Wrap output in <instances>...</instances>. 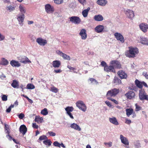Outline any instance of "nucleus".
<instances>
[{"instance_id": "38", "label": "nucleus", "mask_w": 148, "mask_h": 148, "mask_svg": "<svg viewBox=\"0 0 148 148\" xmlns=\"http://www.w3.org/2000/svg\"><path fill=\"white\" fill-rule=\"evenodd\" d=\"M66 113L71 112L73 110V108L72 107H67L65 108Z\"/></svg>"}, {"instance_id": "17", "label": "nucleus", "mask_w": 148, "mask_h": 148, "mask_svg": "<svg viewBox=\"0 0 148 148\" xmlns=\"http://www.w3.org/2000/svg\"><path fill=\"white\" fill-rule=\"evenodd\" d=\"M120 139L121 142L125 145H128L129 144V141L127 138L124 136L122 135H120Z\"/></svg>"}, {"instance_id": "46", "label": "nucleus", "mask_w": 148, "mask_h": 148, "mask_svg": "<svg viewBox=\"0 0 148 148\" xmlns=\"http://www.w3.org/2000/svg\"><path fill=\"white\" fill-rule=\"evenodd\" d=\"M54 2L56 4H59L63 2V0H54Z\"/></svg>"}, {"instance_id": "47", "label": "nucleus", "mask_w": 148, "mask_h": 148, "mask_svg": "<svg viewBox=\"0 0 148 148\" xmlns=\"http://www.w3.org/2000/svg\"><path fill=\"white\" fill-rule=\"evenodd\" d=\"M47 134H48L50 136H54L56 135V133L52 131H49Z\"/></svg>"}, {"instance_id": "62", "label": "nucleus", "mask_w": 148, "mask_h": 148, "mask_svg": "<svg viewBox=\"0 0 148 148\" xmlns=\"http://www.w3.org/2000/svg\"><path fill=\"white\" fill-rule=\"evenodd\" d=\"M67 68H68L69 69L73 71L75 69L74 68L71 66L70 65H68Z\"/></svg>"}, {"instance_id": "34", "label": "nucleus", "mask_w": 148, "mask_h": 148, "mask_svg": "<svg viewBox=\"0 0 148 148\" xmlns=\"http://www.w3.org/2000/svg\"><path fill=\"white\" fill-rule=\"evenodd\" d=\"M140 42L142 44L148 45V39L146 38H140Z\"/></svg>"}, {"instance_id": "27", "label": "nucleus", "mask_w": 148, "mask_h": 148, "mask_svg": "<svg viewBox=\"0 0 148 148\" xmlns=\"http://www.w3.org/2000/svg\"><path fill=\"white\" fill-rule=\"evenodd\" d=\"M61 64L60 61L58 60H55L53 62L52 65L54 68H58L59 67Z\"/></svg>"}, {"instance_id": "13", "label": "nucleus", "mask_w": 148, "mask_h": 148, "mask_svg": "<svg viewBox=\"0 0 148 148\" xmlns=\"http://www.w3.org/2000/svg\"><path fill=\"white\" fill-rule=\"evenodd\" d=\"M56 53L62 56L64 59L69 60H70V57L69 56L62 53V51L59 50H58L56 51Z\"/></svg>"}, {"instance_id": "15", "label": "nucleus", "mask_w": 148, "mask_h": 148, "mask_svg": "<svg viewBox=\"0 0 148 148\" xmlns=\"http://www.w3.org/2000/svg\"><path fill=\"white\" fill-rule=\"evenodd\" d=\"M36 42L40 45L44 46L47 43L46 40L43 39L41 38H38L36 40Z\"/></svg>"}, {"instance_id": "20", "label": "nucleus", "mask_w": 148, "mask_h": 148, "mask_svg": "<svg viewBox=\"0 0 148 148\" xmlns=\"http://www.w3.org/2000/svg\"><path fill=\"white\" fill-rule=\"evenodd\" d=\"M104 70L106 72H115V70L112 66H105L104 68Z\"/></svg>"}, {"instance_id": "2", "label": "nucleus", "mask_w": 148, "mask_h": 148, "mask_svg": "<svg viewBox=\"0 0 148 148\" xmlns=\"http://www.w3.org/2000/svg\"><path fill=\"white\" fill-rule=\"evenodd\" d=\"M119 89L114 88L108 91L106 94V96L107 97H115L119 93Z\"/></svg>"}, {"instance_id": "18", "label": "nucleus", "mask_w": 148, "mask_h": 148, "mask_svg": "<svg viewBox=\"0 0 148 148\" xmlns=\"http://www.w3.org/2000/svg\"><path fill=\"white\" fill-rule=\"evenodd\" d=\"M27 130V129L26 126L23 125H21L19 128V131L20 132L22 133L23 135H25L26 133Z\"/></svg>"}, {"instance_id": "45", "label": "nucleus", "mask_w": 148, "mask_h": 148, "mask_svg": "<svg viewBox=\"0 0 148 148\" xmlns=\"http://www.w3.org/2000/svg\"><path fill=\"white\" fill-rule=\"evenodd\" d=\"M54 146L60 147V143H58L57 141H55L53 143Z\"/></svg>"}, {"instance_id": "26", "label": "nucleus", "mask_w": 148, "mask_h": 148, "mask_svg": "<svg viewBox=\"0 0 148 148\" xmlns=\"http://www.w3.org/2000/svg\"><path fill=\"white\" fill-rule=\"evenodd\" d=\"M7 11L10 12H12L14 11L15 10V7L11 5H7L6 8Z\"/></svg>"}, {"instance_id": "23", "label": "nucleus", "mask_w": 148, "mask_h": 148, "mask_svg": "<svg viewBox=\"0 0 148 148\" xmlns=\"http://www.w3.org/2000/svg\"><path fill=\"white\" fill-rule=\"evenodd\" d=\"M70 127L72 128L74 130H78V131H80L81 130V128L80 127L76 124L73 123L70 126Z\"/></svg>"}, {"instance_id": "10", "label": "nucleus", "mask_w": 148, "mask_h": 148, "mask_svg": "<svg viewBox=\"0 0 148 148\" xmlns=\"http://www.w3.org/2000/svg\"><path fill=\"white\" fill-rule=\"evenodd\" d=\"M79 35L81 36L82 40H85L87 38L86 32L85 29H83L80 30Z\"/></svg>"}, {"instance_id": "59", "label": "nucleus", "mask_w": 148, "mask_h": 148, "mask_svg": "<svg viewBox=\"0 0 148 148\" xmlns=\"http://www.w3.org/2000/svg\"><path fill=\"white\" fill-rule=\"evenodd\" d=\"M101 65L102 66L104 67L105 66H107L106 63L104 61H102L101 63Z\"/></svg>"}, {"instance_id": "50", "label": "nucleus", "mask_w": 148, "mask_h": 148, "mask_svg": "<svg viewBox=\"0 0 148 148\" xmlns=\"http://www.w3.org/2000/svg\"><path fill=\"white\" fill-rule=\"evenodd\" d=\"M47 138V137L46 136L43 135L42 136H41L40 137L39 139L40 140H45Z\"/></svg>"}, {"instance_id": "43", "label": "nucleus", "mask_w": 148, "mask_h": 148, "mask_svg": "<svg viewBox=\"0 0 148 148\" xmlns=\"http://www.w3.org/2000/svg\"><path fill=\"white\" fill-rule=\"evenodd\" d=\"M51 90L53 92L57 93L58 92V89L55 87H51Z\"/></svg>"}, {"instance_id": "48", "label": "nucleus", "mask_w": 148, "mask_h": 148, "mask_svg": "<svg viewBox=\"0 0 148 148\" xmlns=\"http://www.w3.org/2000/svg\"><path fill=\"white\" fill-rule=\"evenodd\" d=\"M2 100L5 101L7 100V96L6 95H3L1 97Z\"/></svg>"}, {"instance_id": "24", "label": "nucleus", "mask_w": 148, "mask_h": 148, "mask_svg": "<svg viewBox=\"0 0 148 148\" xmlns=\"http://www.w3.org/2000/svg\"><path fill=\"white\" fill-rule=\"evenodd\" d=\"M94 19L96 21H100L103 20V17L101 14H99L95 15L94 17Z\"/></svg>"}, {"instance_id": "9", "label": "nucleus", "mask_w": 148, "mask_h": 148, "mask_svg": "<svg viewBox=\"0 0 148 148\" xmlns=\"http://www.w3.org/2000/svg\"><path fill=\"white\" fill-rule=\"evenodd\" d=\"M45 9L46 12L48 13H52L54 11L53 7L49 4H47L45 5Z\"/></svg>"}, {"instance_id": "8", "label": "nucleus", "mask_w": 148, "mask_h": 148, "mask_svg": "<svg viewBox=\"0 0 148 148\" xmlns=\"http://www.w3.org/2000/svg\"><path fill=\"white\" fill-rule=\"evenodd\" d=\"M128 18L130 19H132L134 16V14L133 12L131 10L127 9L124 10Z\"/></svg>"}, {"instance_id": "64", "label": "nucleus", "mask_w": 148, "mask_h": 148, "mask_svg": "<svg viewBox=\"0 0 148 148\" xmlns=\"http://www.w3.org/2000/svg\"><path fill=\"white\" fill-rule=\"evenodd\" d=\"M11 109L10 108V107H9L6 110V112L7 113H9L10 112Z\"/></svg>"}, {"instance_id": "53", "label": "nucleus", "mask_w": 148, "mask_h": 148, "mask_svg": "<svg viewBox=\"0 0 148 148\" xmlns=\"http://www.w3.org/2000/svg\"><path fill=\"white\" fill-rule=\"evenodd\" d=\"M5 38V36L0 33V41L3 40Z\"/></svg>"}, {"instance_id": "33", "label": "nucleus", "mask_w": 148, "mask_h": 148, "mask_svg": "<svg viewBox=\"0 0 148 148\" xmlns=\"http://www.w3.org/2000/svg\"><path fill=\"white\" fill-rule=\"evenodd\" d=\"M113 82L115 84L117 85L120 84L121 83V80L118 77L115 76L113 81Z\"/></svg>"}, {"instance_id": "54", "label": "nucleus", "mask_w": 148, "mask_h": 148, "mask_svg": "<svg viewBox=\"0 0 148 148\" xmlns=\"http://www.w3.org/2000/svg\"><path fill=\"white\" fill-rule=\"evenodd\" d=\"M78 1L79 3L83 5L86 3V0H78Z\"/></svg>"}, {"instance_id": "51", "label": "nucleus", "mask_w": 148, "mask_h": 148, "mask_svg": "<svg viewBox=\"0 0 148 148\" xmlns=\"http://www.w3.org/2000/svg\"><path fill=\"white\" fill-rule=\"evenodd\" d=\"M136 106V111H138L141 109V108L137 104L135 105Z\"/></svg>"}, {"instance_id": "6", "label": "nucleus", "mask_w": 148, "mask_h": 148, "mask_svg": "<svg viewBox=\"0 0 148 148\" xmlns=\"http://www.w3.org/2000/svg\"><path fill=\"white\" fill-rule=\"evenodd\" d=\"M111 66L114 68L120 69L121 67V65L120 62L117 60H112L110 62Z\"/></svg>"}, {"instance_id": "25", "label": "nucleus", "mask_w": 148, "mask_h": 148, "mask_svg": "<svg viewBox=\"0 0 148 148\" xmlns=\"http://www.w3.org/2000/svg\"><path fill=\"white\" fill-rule=\"evenodd\" d=\"M9 64L8 61L5 58H1L0 61V65H7Z\"/></svg>"}, {"instance_id": "41", "label": "nucleus", "mask_w": 148, "mask_h": 148, "mask_svg": "<svg viewBox=\"0 0 148 148\" xmlns=\"http://www.w3.org/2000/svg\"><path fill=\"white\" fill-rule=\"evenodd\" d=\"M43 143L46 145H48L49 146L51 145L52 143L51 140H44Z\"/></svg>"}, {"instance_id": "58", "label": "nucleus", "mask_w": 148, "mask_h": 148, "mask_svg": "<svg viewBox=\"0 0 148 148\" xmlns=\"http://www.w3.org/2000/svg\"><path fill=\"white\" fill-rule=\"evenodd\" d=\"M105 103L108 106L110 107H111L112 106L111 104L108 101H106L105 102Z\"/></svg>"}, {"instance_id": "56", "label": "nucleus", "mask_w": 148, "mask_h": 148, "mask_svg": "<svg viewBox=\"0 0 148 148\" xmlns=\"http://www.w3.org/2000/svg\"><path fill=\"white\" fill-rule=\"evenodd\" d=\"M32 127L34 128L37 129L38 128V125H37L36 123H33Z\"/></svg>"}, {"instance_id": "32", "label": "nucleus", "mask_w": 148, "mask_h": 148, "mask_svg": "<svg viewBox=\"0 0 148 148\" xmlns=\"http://www.w3.org/2000/svg\"><path fill=\"white\" fill-rule=\"evenodd\" d=\"M90 9L89 7H88L86 9L84 10L82 12V14L84 17H87L88 14V13Z\"/></svg>"}, {"instance_id": "57", "label": "nucleus", "mask_w": 148, "mask_h": 148, "mask_svg": "<svg viewBox=\"0 0 148 148\" xmlns=\"http://www.w3.org/2000/svg\"><path fill=\"white\" fill-rule=\"evenodd\" d=\"M66 114L68 115H69V117L71 119H74V117L73 116L71 112L67 113Z\"/></svg>"}, {"instance_id": "12", "label": "nucleus", "mask_w": 148, "mask_h": 148, "mask_svg": "<svg viewBox=\"0 0 148 148\" xmlns=\"http://www.w3.org/2000/svg\"><path fill=\"white\" fill-rule=\"evenodd\" d=\"M125 95L127 99H131L135 97V94L133 91H130L127 93H126L125 94Z\"/></svg>"}, {"instance_id": "14", "label": "nucleus", "mask_w": 148, "mask_h": 148, "mask_svg": "<svg viewBox=\"0 0 148 148\" xmlns=\"http://www.w3.org/2000/svg\"><path fill=\"white\" fill-rule=\"evenodd\" d=\"M114 36L117 40H120L122 43L124 42V37L121 34L116 33L114 34Z\"/></svg>"}, {"instance_id": "63", "label": "nucleus", "mask_w": 148, "mask_h": 148, "mask_svg": "<svg viewBox=\"0 0 148 148\" xmlns=\"http://www.w3.org/2000/svg\"><path fill=\"white\" fill-rule=\"evenodd\" d=\"M143 85L146 87H148V86L147 84L144 82H142V86H143Z\"/></svg>"}, {"instance_id": "52", "label": "nucleus", "mask_w": 148, "mask_h": 148, "mask_svg": "<svg viewBox=\"0 0 148 148\" xmlns=\"http://www.w3.org/2000/svg\"><path fill=\"white\" fill-rule=\"evenodd\" d=\"M142 75L144 76L146 79H148V73L147 72H143V73Z\"/></svg>"}, {"instance_id": "44", "label": "nucleus", "mask_w": 148, "mask_h": 148, "mask_svg": "<svg viewBox=\"0 0 148 148\" xmlns=\"http://www.w3.org/2000/svg\"><path fill=\"white\" fill-rule=\"evenodd\" d=\"M104 145L107 147H110L112 145V143L111 142L108 143L105 142L104 143Z\"/></svg>"}, {"instance_id": "39", "label": "nucleus", "mask_w": 148, "mask_h": 148, "mask_svg": "<svg viewBox=\"0 0 148 148\" xmlns=\"http://www.w3.org/2000/svg\"><path fill=\"white\" fill-rule=\"evenodd\" d=\"M34 85L31 84H28L27 86V88L29 89H32L35 88Z\"/></svg>"}, {"instance_id": "60", "label": "nucleus", "mask_w": 148, "mask_h": 148, "mask_svg": "<svg viewBox=\"0 0 148 148\" xmlns=\"http://www.w3.org/2000/svg\"><path fill=\"white\" fill-rule=\"evenodd\" d=\"M125 123L127 124H129L131 123V121L130 120L126 119Z\"/></svg>"}, {"instance_id": "55", "label": "nucleus", "mask_w": 148, "mask_h": 148, "mask_svg": "<svg viewBox=\"0 0 148 148\" xmlns=\"http://www.w3.org/2000/svg\"><path fill=\"white\" fill-rule=\"evenodd\" d=\"M24 114L21 113H20L18 116L19 118L20 119H23L24 117Z\"/></svg>"}, {"instance_id": "5", "label": "nucleus", "mask_w": 148, "mask_h": 148, "mask_svg": "<svg viewBox=\"0 0 148 148\" xmlns=\"http://www.w3.org/2000/svg\"><path fill=\"white\" fill-rule=\"evenodd\" d=\"M147 95L144 89H141L139 90V97L141 100H145Z\"/></svg>"}, {"instance_id": "35", "label": "nucleus", "mask_w": 148, "mask_h": 148, "mask_svg": "<svg viewBox=\"0 0 148 148\" xmlns=\"http://www.w3.org/2000/svg\"><path fill=\"white\" fill-rule=\"evenodd\" d=\"M135 83L137 87L141 89H142L143 87L142 82H140L138 79H136L135 81Z\"/></svg>"}, {"instance_id": "29", "label": "nucleus", "mask_w": 148, "mask_h": 148, "mask_svg": "<svg viewBox=\"0 0 148 148\" xmlns=\"http://www.w3.org/2000/svg\"><path fill=\"white\" fill-rule=\"evenodd\" d=\"M12 86L14 88H18V82L16 80H13V82L11 84Z\"/></svg>"}, {"instance_id": "37", "label": "nucleus", "mask_w": 148, "mask_h": 148, "mask_svg": "<svg viewBox=\"0 0 148 148\" xmlns=\"http://www.w3.org/2000/svg\"><path fill=\"white\" fill-rule=\"evenodd\" d=\"M126 112L127 116H129L133 113V110L132 109H127Z\"/></svg>"}, {"instance_id": "49", "label": "nucleus", "mask_w": 148, "mask_h": 148, "mask_svg": "<svg viewBox=\"0 0 148 148\" xmlns=\"http://www.w3.org/2000/svg\"><path fill=\"white\" fill-rule=\"evenodd\" d=\"M107 98L108 99L110 100L113 101L114 103H115L116 104H117L118 103V102L115 99H114L111 98V97H107Z\"/></svg>"}, {"instance_id": "30", "label": "nucleus", "mask_w": 148, "mask_h": 148, "mask_svg": "<svg viewBox=\"0 0 148 148\" xmlns=\"http://www.w3.org/2000/svg\"><path fill=\"white\" fill-rule=\"evenodd\" d=\"M19 10L21 13V14H25L26 13V10L25 8L21 5H20L19 6Z\"/></svg>"}, {"instance_id": "16", "label": "nucleus", "mask_w": 148, "mask_h": 148, "mask_svg": "<svg viewBox=\"0 0 148 148\" xmlns=\"http://www.w3.org/2000/svg\"><path fill=\"white\" fill-rule=\"evenodd\" d=\"M109 120L110 122L112 124L117 125H119V123L116 118L114 116H112V117L109 118Z\"/></svg>"}, {"instance_id": "3", "label": "nucleus", "mask_w": 148, "mask_h": 148, "mask_svg": "<svg viewBox=\"0 0 148 148\" xmlns=\"http://www.w3.org/2000/svg\"><path fill=\"white\" fill-rule=\"evenodd\" d=\"M76 105L79 109L85 112L86 111L87 107L83 101H78L76 102Z\"/></svg>"}, {"instance_id": "22", "label": "nucleus", "mask_w": 148, "mask_h": 148, "mask_svg": "<svg viewBox=\"0 0 148 148\" xmlns=\"http://www.w3.org/2000/svg\"><path fill=\"white\" fill-rule=\"evenodd\" d=\"M104 29V27L103 25H99L97 26L95 28V31L97 33L102 32Z\"/></svg>"}, {"instance_id": "1", "label": "nucleus", "mask_w": 148, "mask_h": 148, "mask_svg": "<svg viewBox=\"0 0 148 148\" xmlns=\"http://www.w3.org/2000/svg\"><path fill=\"white\" fill-rule=\"evenodd\" d=\"M138 52L137 48L130 47H129V51L125 52V55L129 58H133L135 57L136 55L138 54Z\"/></svg>"}, {"instance_id": "28", "label": "nucleus", "mask_w": 148, "mask_h": 148, "mask_svg": "<svg viewBox=\"0 0 148 148\" xmlns=\"http://www.w3.org/2000/svg\"><path fill=\"white\" fill-rule=\"evenodd\" d=\"M20 62L24 64L31 62V61L29 60L28 58L25 56H24L22 58Z\"/></svg>"}, {"instance_id": "7", "label": "nucleus", "mask_w": 148, "mask_h": 148, "mask_svg": "<svg viewBox=\"0 0 148 148\" xmlns=\"http://www.w3.org/2000/svg\"><path fill=\"white\" fill-rule=\"evenodd\" d=\"M25 18V15L23 14H19L17 15V19L18 21L19 24L21 26L23 25V22L24 21Z\"/></svg>"}, {"instance_id": "21", "label": "nucleus", "mask_w": 148, "mask_h": 148, "mask_svg": "<svg viewBox=\"0 0 148 148\" xmlns=\"http://www.w3.org/2000/svg\"><path fill=\"white\" fill-rule=\"evenodd\" d=\"M10 64L13 67H19L21 66V64L18 62L12 60L10 62Z\"/></svg>"}, {"instance_id": "31", "label": "nucleus", "mask_w": 148, "mask_h": 148, "mask_svg": "<svg viewBox=\"0 0 148 148\" xmlns=\"http://www.w3.org/2000/svg\"><path fill=\"white\" fill-rule=\"evenodd\" d=\"M107 1L106 0H98L97 1V3L101 6H104L106 4Z\"/></svg>"}, {"instance_id": "40", "label": "nucleus", "mask_w": 148, "mask_h": 148, "mask_svg": "<svg viewBox=\"0 0 148 148\" xmlns=\"http://www.w3.org/2000/svg\"><path fill=\"white\" fill-rule=\"evenodd\" d=\"M41 114H43L44 115H46L48 114V112L47 110V109L46 108H45L41 111Z\"/></svg>"}, {"instance_id": "4", "label": "nucleus", "mask_w": 148, "mask_h": 148, "mask_svg": "<svg viewBox=\"0 0 148 148\" xmlns=\"http://www.w3.org/2000/svg\"><path fill=\"white\" fill-rule=\"evenodd\" d=\"M69 19L70 22L75 24H79L81 21L80 18L77 16H72L69 17Z\"/></svg>"}, {"instance_id": "61", "label": "nucleus", "mask_w": 148, "mask_h": 148, "mask_svg": "<svg viewBox=\"0 0 148 148\" xmlns=\"http://www.w3.org/2000/svg\"><path fill=\"white\" fill-rule=\"evenodd\" d=\"M54 71L56 73H61L62 71L61 70L59 69L58 70H54Z\"/></svg>"}, {"instance_id": "36", "label": "nucleus", "mask_w": 148, "mask_h": 148, "mask_svg": "<svg viewBox=\"0 0 148 148\" xmlns=\"http://www.w3.org/2000/svg\"><path fill=\"white\" fill-rule=\"evenodd\" d=\"M43 118L42 117H40L39 116H36L35 117L34 121L38 123H41L42 122Z\"/></svg>"}, {"instance_id": "11", "label": "nucleus", "mask_w": 148, "mask_h": 148, "mask_svg": "<svg viewBox=\"0 0 148 148\" xmlns=\"http://www.w3.org/2000/svg\"><path fill=\"white\" fill-rule=\"evenodd\" d=\"M139 27L140 29L144 32H146L148 29V25L144 23L140 24Z\"/></svg>"}, {"instance_id": "42", "label": "nucleus", "mask_w": 148, "mask_h": 148, "mask_svg": "<svg viewBox=\"0 0 148 148\" xmlns=\"http://www.w3.org/2000/svg\"><path fill=\"white\" fill-rule=\"evenodd\" d=\"M88 80H90V83L91 84L93 83L97 84L98 83L96 79L92 78H90L88 79Z\"/></svg>"}, {"instance_id": "19", "label": "nucleus", "mask_w": 148, "mask_h": 148, "mask_svg": "<svg viewBox=\"0 0 148 148\" xmlns=\"http://www.w3.org/2000/svg\"><path fill=\"white\" fill-rule=\"evenodd\" d=\"M117 73L121 79H126L127 77V74L123 71H119Z\"/></svg>"}]
</instances>
